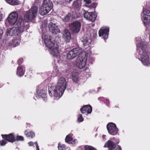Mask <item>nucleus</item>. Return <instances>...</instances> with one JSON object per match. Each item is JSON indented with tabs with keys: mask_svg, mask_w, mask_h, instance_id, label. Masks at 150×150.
<instances>
[{
	"mask_svg": "<svg viewBox=\"0 0 150 150\" xmlns=\"http://www.w3.org/2000/svg\"><path fill=\"white\" fill-rule=\"evenodd\" d=\"M48 27L50 30L53 34L55 35L60 32V30L57 26L52 22H50L49 24Z\"/></svg>",
	"mask_w": 150,
	"mask_h": 150,
	"instance_id": "obj_13",
	"label": "nucleus"
},
{
	"mask_svg": "<svg viewBox=\"0 0 150 150\" xmlns=\"http://www.w3.org/2000/svg\"><path fill=\"white\" fill-rule=\"evenodd\" d=\"M82 50L78 48H75L70 51L67 54V57L68 59L75 58L77 56H79L82 53Z\"/></svg>",
	"mask_w": 150,
	"mask_h": 150,
	"instance_id": "obj_7",
	"label": "nucleus"
},
{
	"mask_svg": "<svg viewBox=\"0 0 150 150\" xmlns=\"http://www.w3.org/2000/svg\"><path fill=\"white\" fill-rule=\"evenodd\" d=\"M107 128L108 133L111 135H114L117 133L118 129L114 123H109L107 125Z\"/></svg>",
	"mask_w": 150,
	"mask_h": 150,
	"instance_id": "obj_9",
	"label": "nucleus"
},
{
	"mask_svg": "<svg viewBox=\"0 0 150 150\" xmlns=\"http://www.w3.org/2000/svg\"><path fill=\"white\" fill-rule=\"evenodd\" d=\"M71 137V135L70 134L67 135L66 136L65 139L66 142H68L72 141L73 140V138Z\"/></svg>",
	"mask_w": 150,
	"mask_h": 150,
	"instance_id": "obj_31",
	"label": "nucleus"
},
{
	"mask_svg": "<svg viewBox=\"0 0 150 150\" xmlns=\"http://www.w3.org/2000/svg\"><path fill=\"white\" fill-rule=\"evenodd\" d=\"M21 34L17 36V38H15L12 41H11L9 44L10 45L13 47H15L18 45L20 44V36Z\"/></svg>",
	"mask_w": 150,
	"mask_h": 150,
	"instance_id": "obj_17",
	"label": "nucleus"
},
{
	"mask_svg": "<svg viewBox=\"0 0 150 150\" xmlns=\"http://www.w3.org/2000/svg\"><path fill=\"white\" fill-rule=\"evenodd\" d=\"M38 11V8L36 6H34L28 11L24 16V19L26 22L32 21L36 17Z\"/></svg>",
	"mask_w": 150,
	"mask_h": 150,
	"instance_id": "obj_6",
	"label": "nucleus"
},
{
	"mask_svg": "<svg viewBox=\"0 0 150 150\" xmlns=\"http://www.w3.org/2000/svg\"><path fill=\"white\" fill-rule=\"evenodd\" d=\"M34 143L35 144V143H34L32 142H29L28 143V145L30 146H33Z\"/></svg>",
	"mask_w": 150,
	"mask_h": 150,
	"instance_id": "obj_40",
	"label": "nucleus"
},
{
	"mask_svg": "<svg viewBox=\"0 0 150 150\" xmlns=\"http://www.w3.org/2000/svg\"><path fill=\"white\" fill-rule=\"evenodd\" d=\"M84 1L87 4H89L91 3V0H84Z\"/></svg>",
	"mask_w": 150,
	"mask_h": 150,
	"instance_id": "obj_42",
	"label": "nucleus"
},
{
	"mask_svg": "<svg viewBox=\"0 0 150 150\" xmlns=\"http://www.w3.org/2000/svg\"><path fill=\"white\" fill-rule=\"evenodd\" d=\"M109 29V28L105 27L102 28L99 31V36H103L104 39H107L108 37Z\"/></svg>",
	"mask_w": 150,
	"mask_h": 150,
	"instance_id": "obj_12",
	"label": "nucleus"
},
{
	"mask_svg": "<svg viewBox=\"0 0 150 150\" xmlns=\"http://www.w3.org/2000/svg\"><path fill=\"white\" fill-rule=\"evenodd\" d=\"M23 61L22 59H20L18 61V63L19 65H20L23 62Z\"/></svg>",
	"mask_w": 150,
	"mask_h": 150,
	"instance_id": "obj_36",
	"label": "nucleus"
},
{
	"mask_svg": "<svg viewBox=\"0 0 150 150\" xmlns=\"http://www.w3.org/2000/svg\"><path fill=\"white\" fill-rule=\"evenodd\" d=\"M24 139V137L21 136H17L16 137V141H23Z\"/></svg>",
	"mask_w": 150,
	"mask_h": 150,
	"instance_id": "obj_32",
	"label": "nucleus"
},
{
	"mask_svg": "<svg viewBox=\"0 0 150 150\" xmlns=\"http://www.w3.org/2000/svg\"><path fill=\"white\" fill-rule=\"evenodd\" d=\"M142 13L143 16L142 20L144 23L146 25L150 24V11L148 10H143Z\"/></svg>",
	"mask_w": 150,
	"mask_h": 150,
	"instance_id": "obj_11",
	"label": "nucleus"
},
{
	"mask_svg": "<svg viewBox=\"0 0 150 150\" xmlns=\"http://www.w3.org/2000/svg\"><path fill=\"white\" fill-rule=\"evenodd\" d=\"M50 11V10L42 6L40 9L39 12L40 15L43 16L47 14Z\"/></svg>",
	"mask_w": 150,
	"mask_h": 150,
	"instance_id": "obj_23",
	"label": "nucleus"
},
{
	"mask_svg": "<svg viewBox=\"0 0 150 150\" xmlns=\"http://www.w3.org/2000/svg\"><path fill=\"white\" fill-rule=\"evenodd\" d=\"M81 25L78 21H75L71 23L69 25V29L73 33H78L80 30Z\"/></svg>",
	"mask_w": 150,
	"mask_h": 150,
	"instance_id": "obj_8",
	"label": "nucleus"
},
{
	"mask_svg": "<svg viewBox=\"0 0 150 150\" xmlns=\"http://www.w3.org/2000/svg\"><path fill=\"white\" fill-rule=\"evenodd\" d=\"M42 6L51 10L53 5L52 2L50 0H44Z\"/></svg>",
	"mask_w": 150,
	"mask_h": 150,
	"instance_id": "obj_21",
	"label": "nucleus"
},
{
	"mask_svg": "<svg viewBox=\"0 0 150 150\" xmlns=\"http://www.w3.org/2000/svg\"><path fill=\"white\" fill-rule=\"evenodd\" d=\"M81 112L82 113L90 114L92 111V108L90 105H86L80 109Z\"/></svg>",
	"mask_w": 150,
	"mask_h": 150,
	"instance_id": "obj_16",
	"label": "nucleus"
},
{
	"mask_svg": "<svg viewBox=\"0 0 150 150\" xmlns=\"http://www.w3.org/2000/svg\"><path fill=\"white\" fill-rule=\"evenodd\" d=\"M42 38L46 46L49 49L50 53L54 57L57 56L60 50L54 39L52 36L46 35H43Z\"/></svg>",
	"mask_w": 150,
	"mask_h": 150,
	"instance_id": "obj_3",
	"label": "nucleus"
},
{
	"mask_svg": "<svg viewBox=\"0 0 150 150\" xmlns=\"http://www.w3.org/2000/svg\"><path fill=\"white\" fill-rule=\"evenodd\" d=\"M45 91L43 90H38L37 91V95L39 97L43 98H45Z\"/></svg>",
	"mask_w": 150,
	"mask_h": 150,
	"instance_id": "obj_25",
	"label": "nucleus"
},
{
	"mask_svg": "<svg viewBox=\"0 0 150 150\" xmlns=\"http://www.w3.org/2000/svg\"><path fill=\"white\" fill-rule=\"evenodd\" d=\"M3 33V32L2 30L1 29H0V39L2 37Z\"/></svg>",
	"mask_w": 150,
	"mask_h": 150,
	"instance_id": "obj_41",
	"label": "nucleus"
},
{
	"mask_svg": "<svg viewBox=\"0 0 150 150\" xmlns=\"http://www.w3.org/2000/svg\"><path fill=\"white\" fill-rule=\"evenodd\" d=\"M7 141L6 139H4L2 141H0V144L1 146H4L7 143Z\"/></svg>",
	"mask_w": 150,
	"mask_h": 150,
	"instance_id": "obj_34",
	"label": "nucleus"
},
{
	"mask_svg": "<svg viewBox=\"0 0 150 150\" xmlns=\"http://www.w3.org/2000/svg\"><path fill=\"white\" fill-rule=\"evenodd\" d=\"M63 38L67 42H69L71 39V35L69 31L65 29L62 33Z\"/></svg>",
	"mask_w": 150,
	"mask_h": 150,
	"instance_id": "obj_18",
	"label": "nucleus"
},
{
	"mask_svg": "<svg viewBox=\"0 0 150 150\" xmlns=\"http://www.w3.org/2000/svg\"><path fill=\"white\" fill-rule=\"evenodd\" d=\"M18 14L16 12H13L9 14L6 21L11 25H13L16 22L18 18Z\"/></svg>",
	"mask_w": 150,
	"mask_h": 150,
	"instance_id": "obj_10",
	"label": "nucleus"
},
{
	"mask_svg": "<svg viewBox=\"0 0 150 150\" xmlns=\"http://www.w3.org/2000/svg\"><path fill=\"white\" fill-rule=\"evenodd\" d=\"M5 1L11 5H16L18 4L16 0H5Z\"/></svg>",
	"mask_w": 150,
	"mask_h": 150,
	"instance_id": "obj_28",
	"label": "nucleus"
},
{
	"mask_svg": "<svg viewBox=\"0 0 150 150\" xmlns=\"http://www.w3.org/2000/svg\"><path fill=\"white\" fill-rule=\"evenodd\" d=\"M58 147L59 150H66V149L65 146L60 143L58 144Z\"/></svg>",
	"mask_w": 150,
	"mask_h": 150,
	"instance_id": "obj_29",
	"label": "nucleus"
},
{
	"mask_svg": "<svg viewBox=\"0 0 150 150\" xmlns=\"http://www.w3.org/2000/svg\"><path fill=\"white\" fill-rule=\"evenodd\" d=\"M84 70L85 71H86L84 73V74H85V75H87V74H86V73H88L89 72V70L88 68H86V69H84Z\"/></svg>",
	"mask_w": 150,
	"mask_h": 150,
	"instance_id": "obj_37",
	"label": "nucleus"
},
{
	"mask_svg": "<svg viewBox=\"0 0 150 150\" xmlns=\"http://www.w3.org/2000/svg\"><path fill=\"white\" fill-rule=\"evenodd\" d=\"M81 42L83 45L84 47L89 46L92 42V40L88 38L84 37L81 39Z\"/></svg>",
	"mask_w": 150,
	"mask_h": 150,
	"instance_id": "obj_20",
	"label": "nucleus"
},
{
	"mask_svg": "<svg viewBox=\"0 0 150 150\" xmlns=\"http://www.w3.org/2000/svg\"><path fill=\"white\" fill-rule=\"evenodd\" d=\"M3 139H6V140L9 142H13L16 141V139L14 137V134L12 133L8 135H1Z\"/></svg>",
	"mask_w": 150,
	"mask_h": 150,
	"instance_id": "obj_15",
	"label": "nucleus"
},
{
	"mask_svg": "<svg viewBox=\"0 0 150 150\" xmlns=\"http://www.w3.org/2000/svg\"><path fill=\"white\" fill-rule=\"evenodd\" d=\"M87 54L86 53H82L78 57L76 61V66L79 69H82L86 64L87 59Z\"/></svg>",
	"mask_w": 150,
	"mask_h": 150,
	"instance_id": "obj_5",
	"label": "nucleus"
},
{
	"mask_svg": "<svg viewBox=\"0 0 150 150\" xmlns=\"http://www.w3.org/2000/svg\"><path fill=\"white\" fill-rule=\"evenodd\" d=\"M83 120V118L81 115H80L78 118V121L79 122H82Z\"/></svg>",
	"mask_w": 150,
	"mask_h": 150,
	"instance_id": "obj_35",
	"label": "nucleus"
},
{
	"mask_svg": "<svg viewBox=\"0 0 150 150\" xmlns=\"http://www.w3.org/2000/svg\"><path fill=\"white\" fill-rule=\"evenodd\" d=\"M25 134L26 136L28 137L32 138L35 136V134L33 132L31 131L28 132H25Z\"/></svg>",
	"mask_w": 150,
	"mask_h": 150,
	"instance_id": "obj_26",
	"label": "nucleus"
},
{
	"mask_svg": "<svg viewBox=\"0 0 150 150\" xmlns=\"http://www.w3.org/2000/svg\"><path fill=\"white\" fill-rule=\"evenodd\" d=\"M109 100L108 99H107L106 100V103L108 104H109Z\"/></svg>",
	"mask_w": 150,
	"mask_h": 150,
	"instance_id": "obj_44",
	"label": "nucleus"
},
{
	"mask_svg": "<svg viewBox=\"0 0 150 150\" xmlns=\"http://www.w3.org/2000/svg\"><path fill=\"white\" fill-rule=\"evenodd\" d=\"M35 144L36 145V148H37V149L36 150H39V146L38 145V143H37V142H35Z\"/></svg>",
	"mask_w": 150,
	"mask_h": 150,
	"instance_id": "obj_39",
	"label": "nucleus"
},
{
	"mask_svg": "<svg viewBox=\"0 0 150 150\" xmlns=\"http://www.w3.org/2000/svg\"><path fill=\"white\" fill-rule=\"evenodd\" d=\"M67 82L64 78H60L58 80L57 85L54 86L50 85L48 87L49 95L54 97V99H58L62 96L65 90Z\"/></svg>",
	"mask_w": 150,
	"mask_h": 150,
	"instance_id": "obj_1",
	"label": "nucleus"
},
{
	"mask_svg": "<svg viewBox=\"0 0 150 150\" xmlns=\"http://www.w3.org/2000/svg\"><path fill=\"white\" fill-rule=\"evenodd\" d=\"M24 30V26L23 24L21 25L18 28L13 27L11 28L8 29L6 32V35L7 36H12L16 35L18 36L21 34Z\"/></svg>",
	"mask_w": 150,
	"mask_h": 150,
	"instance_id": "obj_4",
	"label": "nucleus"
},
{
	"mask_svg": "<svg viewBox=\"0 0 150 150\" xmlns=\"http://www.w3.org/2000/svg\"><path fill=\"white\" fill-rule=\"evenodd\" d=\"M136 39L137 41V46L139 57L144 65L148 66L150 64V62L149 58V53L146 50L147 43L142 41L139 38H137Z\"/></svg>",
	"mask_w": 150,
	"mask_h": 150,
	"instance_id": "obj_2",
	"label": "nucleus"
},
{
	"mask_svg": "<svg viewBox=\"0 0 150 150\" xmlns=\"http://www.w3.org/2000/svg\"><path fill=\"white\" fill-rule=\"evenodd\" d=\"M84 17L86 19L92 22L94 21L96 18V16L92 12L86 11L84 14Z\"/></svg>",
	"mask_w": 150,
	"mask_h": 150,
	"instance_id": "obj_14",
	"label": "nucleus"
},
{
	"mask_svg": "<svg viewBox=\"0 0 150 150\" xmlns=\"http://www.w3.org/2000/svg\"><path fill=\"white\" fill-rule=\"evenodd\" d=\"M78 16H79L77 14L75 15L74 14V13H73L72 17L74 18H77L78 17Z\"/></svg>",
	"mask_w": 150,
	"mask_h": 150,
	"instance_id": "obj_38",
	"label": "nucleus"
},
{
	"mask_svg": "<svg viewBox=\"0 0 150 150\" xmlns=\"http://www.w3.org/2000/svg\"><path fill=\"white\" fill-rule=\"evenodd\" d=\"M81 1L79 0H76L74 1L72 4V7L77 10L81 8Z\"/></svg>",
	"mask_w": 150,
	"mask_h": 150,
	"instance_id": "obj_24",
	"label": "nucleus"
},
{
	"mask_svg": "<svg viewBox=\"0 0 150 150\" xmlns=\"http://www.w3.org/2000/svg\"><path fill=\"white\" fill-rule=\"evenodd\" d=\"M71 16V13H68L63 19V21L66 22L69 21L70 20V17Z\"/></svg>",
	"mask_w": 150,
	"mask_h": 150,
	"instance_id": "obj_30",
	"label": "nucleus"
},
{
	"mask_svg": "<svg viewBox=\"0 0 150 150\" xmlns=\"http://www.w3.org/2000/svg\"><path fill=\"white\" fill-rule=\"evenodd\" d=\"M3 18V14L0 12V21L2 20Z\"/></svg>",
	"mask_w": 150,
	"mask_h": 150,
	"instance_id": "obj_43",
	"label": "nucleus"
},
{
	"mask_svg": "<svg viewBox=\"0 0 150 150\" xmlns=\"http://www.w3.org/2000/svg\"><path fill=\"white\" fill-rule=\"evenodd\" d=\"M25 67L24 66H21L17 68L16 74L19 76H23L24 74Z\"/></svg>",
	"mask_w": 150,
	"mask_h": 150,
	"instance_id": "obj_22",
	"label": "nucleus"
},
{
	"mask_svg": "<svg viewBox=\"0 0 150 150\" xmlns=\"http://www.w3.org/2000/svg\"><path fill=\"white\" fill-rule=\"evenodd\" d=\"M72 79L73 80L76 82L78 80V74L77 73H74L72 74Z\"/></svg>",
	"mask_w": 150,
	"mask_h": 150,
	"instance_id": "obj_27",
	"label": "nucleus"
},
{
	"mask_svg": "<svg viewBox=\"0 0 150 150\" xmlns=\"http://www.w3.org/2000/svg\"><path fill=\"white\" fill-rule=\"evenodd\" d=\"M104 147H107L110 150H114L116 147L115 144L110 140H108L104 146Z\"/></svg>",
	"mask_w": 150,
	"mask_h": 150,
	"instance_id": "obj_19",
	"label": "nucleus"
},
{
	"mask_svg": "<svg viewBox=\"0 0 150 150\" xmlns=\"http://www.w3.org/2000/svg\"><path fill=\"white\" fill-rule=\"evenodd\" d=\"M85 150H96L94 147L90 146H86L85 147Z\"/></svg>",
	"mask_w": 150,
	"mask_h": 150,
	"instance_id": "obj_33",
	"label": "nucleus"
}]
</instances>
